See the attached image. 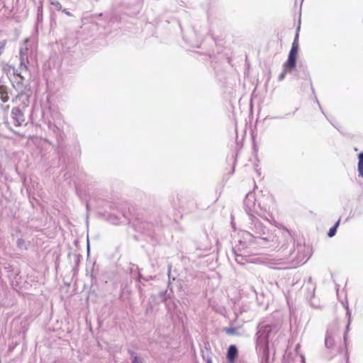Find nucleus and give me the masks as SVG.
<instances>
[{"label":"nucleus","mask_w":363,"mask_h":363,"mask_svg":"<svg viewBox=\"0 0 363 363\" xmlns=\"http://www.w3.org/2000/svg\"><path fill=\"white\" fill-rule=\"evenodd\" d=\"M272 199L269 195H264L261 191L249 192L244 200L245 210L248 215V230L243 233L244 240H239L238 244L233 247V252L236 262L245 264L250 262V254L247 251V243L257 245L262 248L272 250L282 249L285 250L287 246L294 242L290 231L286 228H272L264 226L255 216L268 220L270 205Z\"/></svg>","instance_id":"f257e3e1"},{"label":"nucleus","mask_w":363,"mask_h":363,"mask_svg":"<svg viewBox=\"0 0 363 363\" xmlns=\"http://www.w3.org/2000/svg\"><path fill=\"white\" fill-rule=\"evenodd\" d=\"M34 57L35 49L29 45V40L26 39L20 48L18 68H16L13 65H7L4 68L7 74H12L16 77V81L13 83V86L19 93L13 99V102L19 103L23 108L27 107L29 104L30 74L28 66Z\"/></svg>","instance_id":"f03ea898"},{"label":"nucleus","mask_w":363,"mask_h":363,"mask_svg":"<svg viewBox=\"0 0 363 363\" xmlns=\"http://www.w3.org/2000/svg\"><path fill=\"white\" fill-rule=\"evenodd\" d=\"M276 325L260 323L257 327L256 333V349L259 354L262 355L260 363H268L269 358V340L278 332Z\"/></svg>","instance_id":"7ed1b4c3"},{"label":"nucleus","mask_w":363,"mask_h":363,"mask_svg":"<svg viewBox=\"0 0 363 363\" xmlns=\"http://www.w3.org/2000/svg\"><path fill=\"white\" fill-rule=\"evenodd\" d=\"M300 27H298L296 30V34L292 43L291 48L290 50L287 61L284 64V68L286 70H292L296 65V57L298 50V31Z\"/></svg>","instance_id":"20e7f679"},{"label":"nucleus","mask_w":363,"mask_h":363,"mask_svg":"<svg viewBox=\"0 0 363 363\" xmlns=\"http://www.w3.org/2000/svg\"><path fill=\"white\" fill-rule=\"evenodd\" d=\"M11 118L16 126H21L25 123L24 113L19 107H15L12 109Z\"/></svg>","instance_id":"39448f33"},{"label":"nucleus","mask_w":363,"mask_h":363,"mask_svg":"<svg viewBox=\"0 0 363 363\" xmlns=\"http://www.w3.org/2000/svg\"><path fill=\"white\" fill-rule=\"evenodd\" d=\"M306 247L305 245H297V253L294 258L296 264L305 263L308 259V255L306 254Z\"/></svg>","instance_id":"423d86ee"},{"label":"nucleus","mask_w":363,"mask_h":363,"mask_svg":"<svg viewBox=\"0 0 363 363\" xmlns=\"http://www.w3.org/2000/svg\"><path fill=\"white\" fill-rule=\"evenodd\" d=\"M238 356V348L235 345H231L227 352V359L229 363H234Z\"/></svg>","instance_id":"0eeeda50"},{"label":"nucleus","mask_w":363,"mask_h":363,"mask_svg":"<svg viewBox=\"0 0 363 363\" xmlns=\"http://www.w3.org/2000/svg\"><path fill=\"white\" fill-rule=\"evenodd\" d=\"M0 99L4 103L7 102L9 99V88L1 80H0Z\"/></svg>","instance_id":"6e6552de"},{"label":"nucleus","mask_w":363,"mask_h":363,"mask_svg":"<svg viewBox=\"0 0 363 363\" xmlns=\"http://www.w3.org/2000/svg\"><path fill=\"white\" fill-rule=\"evenodd\" d=\"M358 176L361 178H363V152H360L358 156Z\"/></svg>","instance_id":"1a4fd4ad"},{"label":"nucleus","mask_w":363,"mask_h":363,"mask_svg":"<svg viewBox=\"0 0 363 363\" xmlns=\"http://www.w3.org/2000/svg\"><path fill=\"white\" fill-rule=\"evenodd\" d=\"M325 344L326 347L328 348L332 347L334 345V339L332 337V335L329 334L328 332H327L325 335Z\"/></svg>","instance_id":"9d476101"},{"label":"nucleus","mask_w":363,"mask_h":363,"mask_svg":"<svg viewBox=\"0 0 363 363\" xmlns=\"http://www.w3.org/2000/svg\"><path fill=\"white\" fill-rule=\"evenodd\" d=\"M42 21H43V2L40 1L39 6H38L37 24H39Z\"/></svg>","instance_id":"9b49d317"},{"label":"nucleus","mask_w":363,"mask_h":363,"mask_svg":"<svg viewBox=\"0 0 363 363\" xmlns=\"http://www.w3.org/2000/svg\"><path fill=\"white\" fill-rule=\"evenodd\" d=\"M48 128L50 130H52L55 134L61 137L62 131L55 124H52L51 123V122H49Z\"/></svg>","instance_id":"f8f14e48"},{"label":"nucleus","mask_w":363,"mask_h":363,"mask_svg":"<svg viewBox=\"0 0 363 363\" xmlns=\"http://www.w3.org/2000/svg\"><path fill=\"white\" fill-rule=\"evenodd\" d=\"M339 224H340V220H338L332 228H330V230L328 233V237L332 238L335 235V233L337 232V228L339 225Z\"/></svg>","instance_id":"ddd939ff"},{"label":"nucleus","mask_w":363,"mask_h":363,"mask_svg":"<svg viewBox=\"0 0 363 363\" xmlns=\"http://www.w3.org/2000/svg\"><path fill=\"white\" fill-rule=\"evenodd\" d=\"M130 355L132 357V363H144L143 359L138 357L135 352H130Z\"/></svg>","instance_id":"4468645a"},{"label":"nucleus","mask_w":363,"mask_h":363,"mask_svg":"<svg viewBox=\"0 0 363 363\" xmlns=\"http://www.w3.org/2000/svg\"><path fill=\"white\" fill-rule=\"evenodd\" d=\"M50 4L55 9H56L57 11H60L62 9V6L58 1L50 0Z\"/></svg>","instance_id":"2eb2a0df"},{"label":"nucleus","mask_w":363,"mask_h":363,"mask_svg":"<svg viewBox=\"0 0 363 363\" xmlns=\"http://www.w3.org/2000/svg\"><path fill=\"white\" fill-rule=\"evenodd\" d=\"M224 331L230 335H237V330L235 328H224Z\"/></svg>","instance_id":"dca6fc26"},{"label":"nucleus","mask_w":363,"mask_h":363,"mask_svg":"<svg viewBox=\"0 0 363 363\" xmlns=\"http://www.w3.org/2000/svg\"><path fill=\"white\" fill-rule=\"evenodd\" d=\"M346 311H347L346 314L348 316V323H347V327H346V332H347V331H348L349 327H350V325L351 313H350V309H349L348 306L346 307Z\"/></svg>","instance_id":"f3484780"},{"label":"nucleus","mask_w":363,"mask_h":363,"mask_svg":"<svg viewBox=\"0 0 363 363\" xmlns=\"http://www.w3.org/2000/svg\"><path fill=\"white\" fill-rule=\"evenodd\" d=\"M291 70H286L285 68H284L283 72L278 77L279 81H282L285 78L286 72H291Z\"/></svg>","instance_id":"a211bd4d"},{"label":"nucleus","mask_w":363,"mask_h":363,"mask_svg":"<svg viewBox=\"0 0 363 363\" xmlns=\"http://www.w3.org/2000/svg\"><path fill=\"white\" fill-rule=\"evenodd\" d=\"M340 363H348V357H345L342 359Z\"/></svg>","instance_id":"6ab92c4d"},{"label":"nucleus","mask_w":363,"mask_h":363,"mask_svg":"<svg viewBox=\"0 0 363 363\" xmlns=\"http://www.w3.org/2000/svg\"><path fill=\"white\" fill-rule=\"evenodd\" d=\"M62 12L65 13L68 16H72L71 13L69 12L67 9H63Z\"/></svg>","instance_id":"aec40b11"},{"label":"nucleus","mask_w":363,"mask_h":363,"mask_svg":"<svg viewBox=\"0 0 363 363\" xmlns=\"http://www.w3.org/2000/svg\"><path fill=\"white\" fill-rule=\"evenodd\" d=\"M120 221H121V218H118V217L116 218V220H111V222L114 224H116L118 222H120Z\"/></svg>","instance_id":"412c9836"},{"label":"nucleus","mask_w":363,"mask_h":363,"mask_svg":"<svg viewBox=\"0 0 363 363\" xmlns=\"http://www.w3.org/2000/svg\"><path fill=\"white\" fill-rule=\"evenodd\" d=\"M301 363H305L304 358L302 356L301 357Z\"/></svg>","instance_id":"4be33fe9"},{"label":"nucleus","mask_w":363,"mask_h":363,"mask_svg":"<svg viewBox=\"0 0 363 363\" xmlns=\"http://www.w3.org/2000/svg\"><path fill=\"white\" fill-rule=\"evenodd\" d=\"M316 102L318 104L319 106H320L319 102H318V100L316 99ZM320 108H321V107H320Z\"/></svg>","instance_id":"5701e85b"},{"label":"nucleus","mask_w":363,"mask_h":363,"mask_svg":"<svg viewBox=\"0 0 363 363\" xmlns=\"http://www.w3.org/2000/svg\"><path fill=\"white\" fill-rule=\"evenodd\" d=\"M87 249H88V251L89 250V245L88 244L87 245Z\"/></svg>","instance_id":"b1692460"},{"label":"nucleus","mask_w":363,"mask_h":363,"mask_svg":"<svg viewBox=\"0 0 363 363\" xmlns=\"http://www.w3.org/2000/svg\"><path fill=\"white\" fill-rule=\"evenodd\" d=\"M208 363H211L210 362H208Z\"/></svg>","instance_id":"393cba45"}]
</instances>
